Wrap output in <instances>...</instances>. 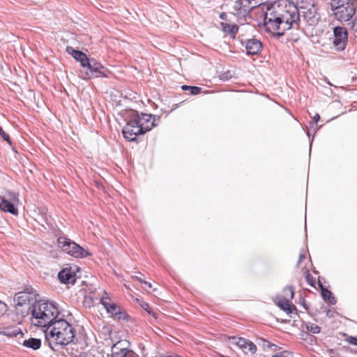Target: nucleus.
I'll return each mask as SVG.
<instances>
[{
	"instance_id": "6ab92c4d",
	"label": "nucleus",
	"mask_w": 357,
	"mask_h": 357,
	"mask_svg": "<svg viewBox=\"0 0 357 357\" xmlns=\"http://www.w3.org/2000/svg\"><path fill=\"white\" fill-rule=\"evenodd\" d=\"M0 334L10 337H16L19 334L21 335H23L21 329L15 326L3 327L1 331H0Z\"/></svg>"
},
{
	"instance_id": "ddd939ff",
	"label": "nucleus",
	"mask_w": 357,
	"mask_h": 357,
	"mask_svg": "<svg viewBox=\"0 0 357 357\" xmlns=\"http://www.w3.org/2000/svg\"><path fill=\"white\" fill-rule=\"evenodd\" d=\"M58 278L63 284H75V273L71 270V268H65L58 273Z\"/></svg>"
},
{
	"instance_id": "c756f323",
	"label": "nucleus",
	"mask_w": 357,
	"mask_h": 357,
	"mask_svg": "<svg viewBox=\"0 0 357 357\" xmlns=\"http://www.w3.org/2000/svg\"><path fill=\"white\" fill-rule=\"evenodd\" d=\"M0 135L5 141L11 144V141L9 135L7 134L1 128H0Z\"/></svg>"
},
{
	"instance_id": "4be33fe9",
	"label": "nucleus",
	"mask_w": 357,
	"mask_h": 357,
	"mask_svg": "<svg viewBox=\"0 0 357 357\" xmlns=\"http://www.w3.org/2000/svg\"><path fill=\"white\" fill-rule=\"evenodd\" d=\"M128 349H119L114 346L112 349V357H127Z\"/></svg>"
},
{
	"instance_id": "473e14b6",
	"label": "nucleus",
	"mask_w": 357,
	"mask_h": 357,
	"mask_svg": "<svg viewBox=\"0 0 357 357\" xmlns=\"http://www.w3.org/2000/svg\"><path fill=\"white\" fill-rule=\"evenodd\" d=\"M319 119H320V116L318 114H316L314 116L312 122H310V127L314 128V126L317 125V123L318 122V121Z\"/></svg>"
},
{
	"instance_id": "58836bf2",
	"label": "nucleus",
	"mask_w": 357,
	"mask_h": 357,
	"mask_svg": "<svg viewBox=\"0 0 357 357\" xmlns=\"http://www.w3.org/2000/svg\"><path fill=\"white\" fill-rule=\"evenodd\" d=\"M141 275L140 276H137V275H134V276H132V279L134 280H136L137 281H139L140 283H144V282L145 280H143V278H142V276L143 275L140 274Z\"/></svg>"
},
{
	"instance_id": "dca6fc26",
	"label": "nucleus",
	"mask_w": 357,
	"mask_h": 357,
	"mask_svg": "<svg viewBox=\"0 0 357 357\" xmlns=\"http://www.w3.org/2000/svg\"><path fill=\"white\" fill-rule=\"evenodd\" d=\"M318 285L321 289V294L324 301L328 302L331 305H335L336 303L335 298L333 296L332 292L330 290L324 287L323 284L321 282L320 278L318 280Z\"/></svg>"
},
{
	"instance_id": "e433bc0d",
	"label": "nucleus",
	"mask_w": 357,
	"mask_h": 357,
	"mask_svg": "<svg viewBox=\"0 0 357 357\" xmlns=\"http://www.w3.org/2000/svg\"><path fill=\"white\" fill-rule=\"evenodd\" d=\"M263 342H264V344H263L264 347L271 348L272 347H276V345L271 343L270 342H268L267 340H263Z\"/></svg>"
},
{
	"instance_id": "a211bd4d",
	"label": "nucleus",
	"mask_w": 357,
	"mask_h": 357,
	"mask_svg": "<svg viewBox=\"0 0 357 357\" xmlns=\"http://www.w3.org/2000/svg\"><path fill=\"white\" fill-rule=\"evenodd\" d=\"M277 305L282 310L286 312L288 314L296 311V307L294 305L291 304L290 300L286 298H280L278 302L276 303Z\"/></svg>"
},
{
	"instance_id": "2f4dec72",
	"label": "nucleus",
	"mask_w": 357,
	"mask_h": 357,
	"mask_svg": "<svg viewBox=\"0 0 357 357\" xmlns=\"http://www.w3.org/2000/svg\"><path fill=\"white\" fill-rule=\"evenodd\" d=\"M7 310V305L5 303L0 301V317L3 316Z\"/></svg>"
},
{
	"instance_id": "f257e3e1",
	"label": "nucleus",
	"mask_w": 357,
	"mask_h": 357,
	"mask_svg": "<svg viewBox=\"0 0 357 357\" xmlns=\"http://www.w3.org/2000/svg\"><path fill=\"white\" fill-rule=\"evenodd\" d=\"M301 14L309 25L318 22L317 8L313 3L298 0L295 4L289 0H281L268 8L264 24L279 38L284 36L286 31L300 28Z\"/></svg>"
},
{
	"instance_id": "7c9ffc66",
	"label": "nucleus",
	"mask_w": 357,
	"mask_h": 357,
	"mask_svg": "<svg viewBox=\"0 0 357 357\" xmlns=\"http://www.w3.org/2000/svg\"><path fill=\"white\" fill-rule=\"evenodd\" d=\"M231 78V75L229 71L225 72L220 75V79L223 81H227Z\"/></svg>"
},
{
	"instance_id": "9b49d317",
	"label": "nucleus",
	"mask_w": 357,
	"mask_h": 357,
	"mask_svg": "<svg viewBox=\"0 0 357 357\" xmlns=\"http://www.w3.org/2000/svg\"><path fill=\"white\" fill-rule=\"evenodd\" d=\"M241 43L242 45L245 47L246 53L248 55L259 54L263 49L262 43L255 38L246 39L245 40H242Z\"/></svg>"
},
{
	"instance_id": "4c0bfd02",
	"label": "nucleus",
	"mask_w": 357,
	"mask_h": 357,
	"mask_svg": "<svg viewBox=\"0 0 357 357\" xmlns=\"http://www.w3.org/2000/svg\"><path fill=\"white\" fill-rule=\"evenodd\" d=\"M305 259V254L302 252L299 255L298 260L297 261V266Z\"/></svg>"
},
{
	"instance_id": "c9c22d12",
	"label": "nucleus",
	"mask_w": 357,
	"mask_h": 357,
	"mask_svg": "<svg viewBox=\"0 0 357 357\" xmlns=\"http://www.w3.org/2000/svg\"><path fill=\"white\" fill-rule=\"evenodd\" d=\"M350 22H351V29L357 31V17L353 18Z\"/></svg>"
},
{
	"instance_id": "1a4fd4ad",
	"label": "nucleus",
	"mask_w": 357,
	"mask_h": 357,
	"mask_svg": "<svg viewBox=\"0 0 357 357\" xmlns=\"http://www.w3.org/2000/svg\"><path fill=\"white\" fill-rule=\"evenodd\" d=\"M255 0H237L234 3V14L238 17H245L257 5L253 3Z\"/></svg>"
},
{
	"instance_id": "f8f14e48",
	"label": "nucleus",
	"mask_w": 357,
	"mask_h": 357,
	"mask_svg": "<svg viewBox=\"0 0 357 357\" xmlns=\"http://www.w3.org/2000/svg\"><path fill=\"white\" fill-rule=\"evenodd\" d=\"M229 340L232 344H236L240 349H243L245 353L250 352L255 354L257 351L256 345L250 340L244 337H230Z\"/></svg>"
},
{
	"instance_id": "20e7f679",
	"label": "nucleus",
	"mask_w": 357,
	"mask_h": 357,
	"mask_svg": "<svg viewBox=\"0 0 357 357\" xmlns=\"http://www.w3.org/2000/svg\"><path fill=\"white\" fill-rule=\"evenodd\" d=\"M59 314L58 308L52 303H38L33 305L32 317L37 319L35 325L47 327Z\"/></svg>"
},
{
	"instance_id": "2eb2a0df",
	"label": "nucleus",
	"mask_w": 357,
	"mask_h": 357,
	"mask_svg": "<svg viewBox=\"0 0 357 357\" xmlns=\"http://www.w3.org/2000/svg\"><path fill=\"white\" fill-rule=\"evenodd\" d=\"M0 209L4 212L10 213L13 215H17L18 214V210L15 206L16 203L10 202L5 197L1 196Z\"/></svg>"
},
{
	"instance_id": "c03bdc74",
	"label": "nucleus",
	"mask_w": 357,
	"mask_h": 357,
	"mask_svg": "<svg viewBox=\"0 0 357 357\" xmlns=\"http://www.w3.org/2000/svg\"><path fill=\"white\" fill-rule=\"evenodd\" d=\"M161 357H180L179 356H162Z\"/></svg>"
},
{
	"instance_id": "f3484780",
	"label": "nucleus",
	"mask_w": 357,
	"mask_h": 357,
	"mask_svg": "<svg viewBox=\"0 0 357 357\" xmlns=\"http://www.w3.org/2000/svg\"><path fill=\"white\" fill-rule=\"evenodd\" d=\"M109 298L102 297L100 299L101 304L105 307V310L109 313L112 318H114L119 310L121 308L119 305L115 303H109Z\"/></svg>"
},
{
	"instance_id": "4468645a",
	"label": "nucleus",
	"mask_w": 357,
	"mask_h": 357,
	"mask_svg": "<svg viewBox=\"0 0 357 357\" xmlns=\"http://www.w3.org/2000/svg\"><path fill=\"white\" fill-rule=\"evenodd\" d=\"M66 50V52L71 55L77 61L79 62L81 66H84L85 62L88 61L89 58L83 52L75 50L70 46H67Z\"/></svg>"
},
{
	"instance_id": "393cba45",
	"label": "nucleus",
	"mask_w": 357,
	"mask_h": 357,
	"mask_svg": "<svg viewBox=\"0 0 357 357\" xmlns=\"http://www.w3.org/2000/svg\"><path fill=\"white\" fill-rule=\"evenodd\" d=\"M305 328L308 332L312 333L313 334H318L320 333L321 331V328L318 325L312 323L306 324Z\"/></svg>"
},
{
	"instance_id": "a19ab883",
	"label": "nucleus",
	"mask_w": 357,
	"mask_h": 357,
	"mask_svg": "<svg viewBox=\"0 0 357 357\" xmlns=\"http://www.w3.org/2000/svg\"><path fill=\"white\" fill-rule=\"evenodd\" d=\"M143 284H144L146 286V287H147L148 289H152V284H151V283H150V282H146V281H144Z\"/></svg>"
},
{
	"instance_id": "ea45409f",
	"label": "nucleus",
	"mask_w": 357,
	"mask_h": 357,
	"mask_svg": "<svg viewBox=\"0 0 357 357\" xmlns=\"http://www.w3.org/2000/svg\"><path fill=\"white\" fill-rule=\"evenodd\" d=\"M127 357H139L135 353L128 349Z\"/></svg>"
},
{
	"instance_id": "aec40b11",
	"label": "nucleus",
	"mask_w": 357,
	"mask_h": 357,
	"mask_svg": "<svg viewBox=\"0 0 357 357\" xmlns=\"http://www.w3.org/2000/svg\"><path fill=\"white\" fill-rule=\"evenodd\" d=\"M22 345L26 348L37 350L41 346V340L38 338L31 337L28 340H24L22 342Z\"/></svg>"
},
{
	"instance_id": "412c9836",
	"label": "nucleus",
	"mask_w": 357,
	"mask_h": 357,
	"mask_svg": "<svg viewBox=\"0 0 357 357\" xmlns=\"http://www.w3.org/2000/svg\"><path fill=\"white\" fill-rule=\"evenodd\" d=\"M222 25L223 31L225 33H227L231 35L233 37H234V35H235L238 30V26L236 24H226V23L225 24L222 23Z\"/></svg>"
},
{
	"instance_id": "f03ea898",
	"label": "nucleus",
	"mask_w": 357,
	"mask_h": 357,
	"mask_svg": "<svg viewBox=\"0 0 357 357\" xmlns=\"http://www.w3.org/2000/svg\"><path fill=\"white\" fill-rule=\"evenodd\" d=\"M45 344H47L54 351L70 344L75 337V329L64 319H59L52 322L45 331Z\"/></svg>"
},
{
	"instance_id": "79ce46f5",
	"label": "nucleus",
	"mask_w": 357,
	"mask_h": 357,
	"mask_svg": "<svg viewBox=\"0 0 357 357\" xmlns=\"http://www.w3.org/2000/svg\"><path fill=\"white\" fill-rule=\"evenodd\" d=\"M226 17H227V14L225 13H222L220 15V18L221 20H226Z\"/></svg>"
},
{
	"instance_id": "a18cd8bd",
	"label": "nucleus",
	"mask_w": 357,
	"mask_h": 357,
	"mask_svg": "<svg viewBox=\"0 0 357 357\" xmlns=\"http://www.w3.org/2000/svg\"><path fill=\"white\" fill-rule=\"evenodd\" d=\"M330 314H331V311H330V310H328V311L327 312V316H330Z\"/></svg>"
},
{
	"instance_id": "423d86ee",
	"label": "nucleus",
	"mask_w": 357,
	"mask_h": 357,
	"mask_svg": "<svg viewBox=\"0 0 357 357\" xmlns=\"http://www.w3.org/2000/svg\"><path fill=\"white\" fill-rule=\"evenodd\" d=\"M58 246L66 253L76 258H84L91 254L79 245L66 236H60L57 239Z\"/></svg>"
},
{
	"instance_id": "0eeeda50",
	"label": "nucleus",
	"mask_w": 357,
	"mask_h": 357,
	"mask_svg": "<svg viewBox=\"0 0 357 357\" xmlns=\"http://www.w3.org/2000/svg\"><path fill=\"white\" fill-rule=\"evenodd\" d=\"M82 68H86V79L107 77L109 71L102 63L93 58L88 59Z\"/></svg>"
},
{
	"instance_id": "f704fd0d",
	"label": "nucleus",
	"mask_w": 357,
	"mask_h": 357,
	"mask_svg": "<svg viewBox=\"0 0 357 357\" xmlns=\"http://www.w3.org/2000/svg\"><path fill=\"white\" fill-rule=\"evenodd\" d=\"M305 335L306 337H308V338H309V341H310V344H312V342L316 340V338H315V337H314V335H310V334H309L308 333H305ZM303 336H304V335H303ZM303 339H305V340H306V339H307V337H303Z\"/></svg>"
},
{
	"instance_id": "72a5a7b5",
	"label": "nucleus",
	"mask_w": 357,
	"mask_h": 357,
	"mask_svg": "<svg viewBox=\"0 0 357 357\" xmlns=\"http://www.w3.org/2000/svg\"><path fill=\"white\" fill-rule=\"evenodd\" d=\"M347 341L349 344H353V345L357 346V337H356L349 336V337L347 339Z\"/></svg>"
},
{
	"instance_id": "39448f33",
	"label": "nucleus",
	"mask_w": 357,
	"mask_h": 357,
	"mask_svg": "<svg viewBox=\"0 0 357 357\" xmlns=\"http://www.w3.org/2000/svg\"><path fill=\"white\" fill-rule=\"evenodd\" d=\"M330 7L336 20L341 23L349 22L354 17L357 3L354 0H331Z\"/></svg>"
},
{
	"instance_id": "bb28decb",
	"label": "nucleus",
	"mask_w": 357,
	"mask_h": 357,
	"mask_svg": "<svg viewBox=\"0 0 357 357\" xmlns=\"http://www.w3.org/2000/svg\"><path fill=\"white\" fill-rule=\"evenodd\" d=\"M294 287L293 286H288L285 287L283 290V293L285 294L287 297H289L288 299L291 300L294 298Z\"/></svg>"
},
{
	"instance_id": "a878e982",
	"label": "nucleus",
	"mask_w": 357,
	"mask_h": 357,
	"mask_svg": "<svg viewBox=\"0 0 357 357\" xmlns=\"http://www.w3.org/2000/svg\"><path fill=\"white\" fill-rule=\"evenodd\" d=\"M18 194L15 192L8 191L6 192L5 197L10 202H13L14 203H18Z\"/></svg>"
},
{
	"instance_id": "5701e85b",
	"label": "nucleus",
	"mask_w": 357,
	"mask_h": 357,
	"mask_svg": "<svg viewBox=\"0 0 357 357\" xmlns=\"http://www.w3.org/2000/svg\"><path fill=\"white\" fill-rule=\"evenodd\" d=\"M129 318L130 316L127 314L126 310L123 308H121L113 319L119 321H128Z\"/></svg>"
},
{
	"instance_id": "9d476101",
	"label": "nucleus",
	"mask_w": 357,
	"mask_h": 357,
	"mask_svg": "<svg viewBox=\"0 0 357 357\" xmlns=\"http://www.w3.org/2000/svg\"><path fill=\"white\" fill-rule=\"evenodd\" d=\"M36 290L32 287H26L23 291L15 294L14 300L16 302V305L22 306L36 301Z\"/></svg>"
},
{
	"instance_id": "37998d69",
	"label": "nucleus",
	"mask_w": 357,
	"mask_h": 357,
	"mask_svg": "<svg viewBox=\"0 0 357 357\" xmlns=\"http://www.w3.org/2000/svg\"><path fill=\"white\" fill-rule=\"evenodd\" d=\"M190 87V86H188V85H183V86H181V89L183 91H189Z\"/></svg>"
},
{
	"instance_id": "6e6552de",
	"label": "nucleus",
	"mask_w": 357,
	"mask_h": 357,
	"mask_svg": "<svg viewBox=\"0 0 357 357\" xmlns=\"http://www.w3.org/2000/svg\"><path fill=\"white\" fill-rule=\"evenodd\" d=\"M349 43L348 31L344 26H337L333 29L332 45L335 50L344 51Z\"/></svg>"
},
{
	"instance_id": "c85d7f7f",
	"label": "nucleus",
	"mask_w": 357,
	"mask_h": 357,
	"mask_svg": "<svg viewBox=\"0 0 357 357\" xmlns=\"http://www.w3.org/2000/svg\"><path fill=\"white\" fill-rule=\"evenodd\" d=\"M202 91V88L196 86H190L189 92L191 95H197Z\"/></svg>"
},
{
	"instance_id": "7ed1b4c3",
	"label": "nucleus",
	"mask_w": 357,
	"mask_h": 357,
	"mask_svg": "<svg viewBox=\"0 0 357 357\" xmlns=\"http://www.w3.org/2000/svg\"><path fill=\"white\" fill-rule=\"evenodd\" d=\"M128 121L123 128L122 134L125 139L129 142L137 141V136L144 135L157 126L156 119L160 121V116L155 115L139 113L136 110H131L128 113Z\"/></svg>"
},
{
	"instance_id": "cd10ccee",
	"label": "nucleus",
	"mask_w": 357,
	"mask_h": 357,
	"mask_svg": "<svg viewBox=\"0 0 357 357\" xmlns=\"http://www.w3.org/2000/svg\"><path fill=\"white\" fill-rule=\"evenodd\" d=\"M305 280L307 282V283L312 287H315V283H314V278L313 277L310 275V273H309V271L307 270L306 272H305Z\"/></svg>"
},
{
	"instance_id": "b1692460",
	"label": "nucleus",
	"mask_w": 357,
	"mask_h": 357,
	"mask_svg": "<svg viewBox=\"0 0 357 357\" xmlns=\"http://www.w3.org/2000/svg\"><path fill=\"white\" fill-rule=\"evenodd\" d=\"M139 305L142 309L146 310L150 315H151L153 317H154L155 319H156L158 318V314L155 312H153L152 308L149 306V305L147 303L142 301L139 303Z\"/></svg>"
}]
</instances>
